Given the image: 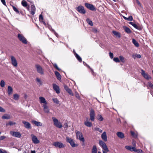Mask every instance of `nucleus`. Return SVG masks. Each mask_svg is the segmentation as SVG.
<instances>
[{
	"mask_svg": "<svg viewBox=\"0 0 153 153\" xmlns=\"http://www.w3.org/2000/svg\"><path fill=\"white\" fill-rule=\"evenodd\" d=\"M11 64L14 67H16L18 65V63L16 58L13 56H10Z\"/></svg>",
	"mask_w": 153,
	"mask_h": 153,
	"instance_id": "nucleus-9",
	"label": "nucleus"
},
{
	"mask_svg": "<svg viewBox=\"0 0 153 153\" xmlns=\"http://www.w3.org/2000/svg\"><path fill=\"white\" fill-rule=\"evenodd\" d=\"M83 62V64L84 65H86L89 68L91 69V70L92 72V73L93 74V73L94 72L93 70L89 66V65H88L85 62Z\"/></svg>",
	"mask_w": 153,
	"mask_h": 153,
	"instance_id": "nucleus-47",
	"label": "nucleus"
},
{
	"mask_svg": "<svg viewBox=\"0 0 153 153\" xmlns=\"http://www.w3.org/2000/svg\"><path fill=\"white\" fill-rule=\"evenodd\" d=\"M109 56L111 59H112L113 58V54L111 52H110L109 53Z\"/></svg>",
	"mask_w": 153,
	"mask_h": 153,
	"instance_id": "nucleus-59",
	"label": "nucleus"
},
{
	"mask_svg": "<svg viewBox=\"0 0 153 153\" xmlns=\"http://www.w3.org/2000/svg\"><path fill=\"white\" fill-rule=\"evenodd\" d=\"M53 32L54 34L55 35V36L58 38L59 37V35L57 33H56L54 30H53Z\"/></svg>",
	"mask_w": 153,
	"mask_h": 153,
	"instance_id": "nucleus-57",
	"label": "nucleus"
},
{
	"mask_svg": "<svg viewBox=\"0 0 153 153\" xmlns=\"http://www.w3.org/2000/svg\"><path fill=\"white\" fill-rule=\"evenodd\" d=\"M30 13L33 15L35 14L36 11L35 7L34 5H32L31 6V10L29 8V10H28Z\"/></svg>",
	"mask_w": 153,
	"mask_h": 153,
	"instance_id": "nucleus-20",
	"label": "nucleus"
},
{
	"mask_svg": "<svg viewBox=\"0 0 153 153\" xmlns=\"http://www.w3.org/2000/svg\"><path fill=\"white\" fill-rule=\"evenodd\" d=\"M47 27H48V28L50 30H51V31L53 32V30H54L52 28V27L51 26V25H47Z\"/></svg>",
	"mask_w": 153,
	"mask_h": 153,
	"instance_id": "nucleus-52",
	"label": "nucleus"
},
{
	"mask_svg": "<svg viewBox=\"0 0 153 153\" xmlns=\"http://www.w3.org/2000/svg\"><path fill=\"white\" fill-rule=\"evenodd\" d=\"M64 126L65 128H67L68 127V123H65L64 124Z\"/></svg>",
	"mask_w": 153,
	"mask_h": 153,
	"instance_id": "nucleus-61",
	"label": "nucleus"
},
{
	"mask_svg": "<svg viewBox=\"0 0 153 153\" xmlns=\"http://www.w3.org/2000/svg\"><path fill=\"white\" fill-rule=\"evenodd\" d=\"M102 139L104 141L106 142L107 140V137L106 133L105 131H104L101 136Z\"/></svg>",
	"mask_w": 153,
	"mask_h": 153,
	"instance_id": "nucleus-21",
	"label": "nucleus"
},
{
	"mask_svg": "<svg viewBox=\"0 0 153 153\" xmlns=\"http://www.w3.org/2000/svg\"><path fill=\"white\" fill-rule=\"evenodd\" d=\"M13 89L10 86H8L7 88V94L8 95H10L12 94Z\"/></svg>",
	"mask_w": 153,
	"mask_h": 153,
	"instance_id": "nucleus-25",
	"label": "nucleus"
},
{
	"mask_svg": "<svg viewBox=\"0 0 153 153\" xmlns=\"http://www.w3.org/2000/svg\"><path fill=\"white\" fill-rule=\"evenodd\" d=\"M39 18L40 21L41 20H43V17L42 15L41 14L39 16Z\"/></svg>",
	"mask_w": 153,
	"mask_h": 153,
	"instance_id": "nucleus-58",
	"label": "nucleus"
},
{
	"mask_svg": "<svg viewBox=\"0 0 153 153\" xmlns=\"http://www.w3.org/2000/svg\"><path fill=\"white\" fill-rule=\"evenodd\" d=\"M141 57V56L140 54H135L132 55V57L134 59H135L136 58H140Z\"/></svg>",
	"mask_w": 153,
	"mask_h": 153,
	"instance_id": "nucleus-39",
	"label": "nucleus"
},
{
	"mask_svg": "<svg viewBox=\"0 0 153 153\" xmlns=\"http://www.w3.org/2000/svg\"><path fill=\"white\" fill-rule=\"evenodd\" d=\"M41 22H42L44 24V25L45 26L47 27V25L46 23L45 22L42 21Z\"/></svg>",
	"mask_w": 153,
	"mask_h": 153,
	"instance_id": "nucleus-63",
	"label": "nucleus"
},
{
	"mask_svg": "<svg viewBox=\"0 0 153 153\" xmlns=\"http://www.w3.org/2000/svg\"><path fill=\"white\" fill-rule=\"evenodd\" d=\"M112 32L116 36L119 38H120V34L119 33L115 31H113Z\"/></svg>",
	"mask_w": 153,
	"mask_h": 153,
	"instance_id": "nucleus-34",
	"label": "nucleus"
},
{
	"mask_svg": "<svg viewBox=\"0 0 153 153\" xmlns=\"http://www.w3.org/2000/svg\"><path fill=\"white\" fill-rule=\"evenodd\" d=\"M97 119L98 120L100 121H102L103 119V118L102 117V116L100 114H98V115Z\"/></svg>",
	"mask_w": 153,
	"mask_h": 153,
	"instance_id": "nucleus-43",
	"label": "nucleus"
},
{
	"mask_svg": "<svg viewBox=\"0 0 153 153\" xmlns=\"http://www.w3.org/2000/svg\"><path fill=\"white\" fill-rule=\"evenodd\" d=\"M6 137L4 136H1L0 137V140H2L6 138Z\"/></svg>",
	"mask_w": 153,
	"mask_h": 153,
	"instance_id": "nucleus-60",
	"label": "nucleus"
},
{
	"mask_svg": "<svg viewBox=\"0 0 153 153\" xmlns=\"http://www.w3.org/2000/svg\"><path fill=\"white\" fill-rule=\"evenodd\" d=\"M17 37L19 39L23 44H27V43L26 39L23 35L19 33L18 34Z\"/></svg>",
	"mask_w": 153,
	"mask_h": 153,
	"instance_id": "nucleus-4",
	"label": "nucleus"
},
{
	"mask_svg": "<svg viewBox=\"0 0 153 153\" xmlns=\"http://www.w3.org/2000/svg\"><path fill=\"white\" fill-rule=\"evenodd\" d=\"M10 133L12 136L14 137L18 138H20L21 137V134L19 132L10 131Z\"/></svg>",
	"mask_w": 153,
	"mask_h": 153,
	"instance_id": "nucleus-11",
	"label": "nucleus"
},
{
	"mask_svg": "<svg viewBox=\"0 0 153 153\" xmlns=\"http://www.w3.org/2000/svg\"><path fill=\"white\" fill-rule=\"evenodd\" d=\"M85 125L88 127H91L92 125V123L88 121H86L84 122Z\"/></svg>",
	"mask_w": 153,
	"mask_h": 153,
	"instance_id": "nucleus-31",
	"label": "nucleus"
},
{
	"mask_svg": "<svg viewBox=\"0 0 153 153\" xmlns=\"http://www.w3.org/2000/svg\"><path fill=\"white\" fill-rule=\"evenodd\" d=\"M89 115L91 120L92 121H94L95 114L94 111L93 109H91V110Z\"/></svg>",
	"mask_w": 153,
	"mask_h": 153,
	"instance_id": "nucleus-13",
	"label": "nucleus"
},
{
	"mask_svg": "<svg viewBox=\"0 0 153 153\" xmlns=\"http://www.w3.org/2000/svg\"><path fill=\"white\" fill-rule=\"evenodd\" d=\"M123 18L125 20H128V21H132L133 19V17H132V16H129L128 17V18H127L124 16H123Z\"/></svg>",
	"mask_w": 153,
	"mask_h": 153,
	"instance_id": "nucleus-30",
	"label": "nucleus"
},
{
	"mask_svg": "<svg viewBox=\"0 0 153 153\" xmlns=\"http://www.w3.org/2000/svg\"><path fill=\"white\" fill-rule=\"evenodd\" d=\"M21 4L23 7H26L28 10H29V6H27V3L25 0H22Z\"/></svg>",
	"mask_w": 153,
	"mask_h": 153,
	"instance_id": "nucleus-23",
	"label": "nucleus"
},
{
	"mask_svg": "<svg viewBox=\"0 0 153 153\" xmlns=\"http://www.w3.org/2000/svg\"><path fill=\"white\" fill-rule=\"evenodd\" d=\"M22 123L24 125V126L26 128L28 129L31 128V125L29 122L23 121Z\"/></svg>",
	"mask_w": 153,
	"mask_h": 153,
	"instance_id": "nucleus-19",
	"label": "nucleus"
},
{
	"mask_svg": "<svg viewBox=\"0 0 153 153\" xmlns=\"http://www.w3.org/2000/svg\"><path fill=\"white\" fill-rule=\"evenodd\" d=\"M31 122L32 123L34 124L35 126H42V124L39 121L33 120L31 121Z\"/></svg>",
	"mask_w": 153,
	"mask_h": 153,
	"instance_id": "nucleus-22",
	"label": "nucleus"
},
{
	"mask_svg": "<svg viewBox=\"0 0 153 153\" xmlns=\"http://www.w3.org/2000/svg\"><path fill=\"white\" fill-rule=\"evenodd\" d=\"M136 152H137V153H143L142 150L140 149H137V151Z\"/></svg>",
	"mask_w": 153,
	"mask_h": 153,
	"instance_id": "nucleus-54",
	"label": "nucleus"
},
{
	"mask_svg": "<svg viewBox=\"0 0 153 153\" xmlns=\"http://www.w3.org/2000/svg\"><path fill=\"white\" fill-rule=\"evenodd\" d=\"M75 96L76 98L79 100H81V98L79 95V94L76 91H75Z\"/></svg>",
	"mask_w": 153,
	"mask_h": 153,
	"instance_id": "nucleus-38",
	"label": "nucleus"
},
{
	"mask_svg": "<svg viewBox=\"0 0 153 153\" xmlns=\"http://www.w3.org/2000/svg\"><path fill=\"white\" fill-rule=\"evenodd\" d=\"M131 134L132 136H134L135 133L133 131H131Z\"/></svg>",
	"mask_w": 153,
	"mask_h": 153,
	"instance_id": "nucleus-62",
	"label": "nucleus"
},
{
	"mask_svg": "<svg viewBox=\"0 0 153 153\" xmlns=\"http://www.w3.org/2000/svg\"><path fill=\"white\" fill-rule=\"evenodd\" d=\"M66 141L67 142L70 143V145L72 147H74L77 145L75 143L73 139L67 137H66Z\"/></svg>",
	"mask_w": 153,
	"mask_h": 153,
	"instance_id": "nucleus-7",
	"label": "nucleus"
},
{
	"mask_svg": "<svg viewBox=\"0 0 153 153\" xmlns=\"http://www.w3.org/2000/svg\"><path fill=\"white\" fill-rule=\"evenodd\" d=\"M141 71V74L145 79L147 80H149V79H151V77L150 76H149V75L148 74L146 73L144 70L142 69Z\"/></svg>",
	"mask_w": 153,
	"mask_h": 153,
	"instance_id": "nucleus-12",
	"label": "nucleus"
},
{
	"mask_svg": "<svg viewBox=\"0 0 153 153\" xmlns=\"http://www.w3.org/2000/svg\"><path fill=\"white\" fill-rule=\"evenodd\" d=\"M1 118L3 119L8 120L10 118V117L9 114H5L4 115L2 116Z\"/></svg>",
	"mask_w": 153,
	"mask_h": 153,
	"instance_id": "nucleus-26",
	"label": "nucleus"
},
{
	"mask_svg": "<svg viewBox=\"0 0 153 153\" xmlns=\"http://www.w3.org/2000/svg\"><path fill=\"white\" fill-rule=\"evenodd\" d=\"M136 0V1H137V4L139 5H141V4H140V2L138 0Z\"/></svg>",
	"mask_w": 153,
	"mask_h": 153,
	"instance_id": "nucleus-64",
	"label": "nucleus"
},
{
	"mask_svg": "<svg viewBox=\"0 0 153 153\" xmlns=\"http://www.w3.org/2000/svg\"><path fill=\"white\" fill-rule=\"evenodd\" d=\"M31 139L33 142L35 144H38L39 143L40 141L38 139L37 137L33 134L31 135Z\"/></svg>",
	"mask_w": 153,
	"mask_h": 153,
	"instance_id": "nucleus-10",
	"label": "nucleus"
},
{
	"mask_svg": "<svg viewBox=\"0 0 153 153\" xmlns=\"http://www.w3.org/2000/svg\"><path fill=\"white\" fill-rule=\"evenodd\" d=\"M53 66L57 70H58L59 71H60L61 70V69L59 68L58 67L56 63H53Z\"/></svg>",
	"mask_w": 153,
	"mask_h": 153,
	"instance_id": "nucleus-44",
	"label": "nucleus"
},
{
	"mask_svg": "<svg viewBox=\"0 0 153 153\" xmlns=\"http://www.w3.org/2000/svg\"><path fill=\"white\" fill-rule=\"evenodd\" d=\"M125 148L127 150L131 151L136 152L137 151V149L135 148V146L132 147L130 146H125Z\"/></svg>",
	"mask_w": 153,
	"mask_h": 153,
	"instance_id": "nucleus-18",
	"label": "nucleus"
},
{
	"mask_svg": "<svg viewBox=\"0 0 153 153\" xmlns=\"http://www.w3.org/2000/svg\"><path fill=\"white\" fill-rule=\"evenodd\" d=\"M53 88L56 93L59 94L60 93V89L59 87L55 84H53Z\"/></svg>",
	"mask_w": 153,
	"mask_h": 153,
	"instance_id": "nucleus-17",
	"label": "nucleus"
},
{
	"mask_svg": "<svg viewBox=\"0 0 153 153\" xmlns=\"http://www.w3.org/2000/svg\"><path fill=\"white\" fill-rule=\"evenodd\" d=\"M37 72L41 75L44 74V70L42 67L39 65L37 64L35 65Z\"/></svg>",
	"mask_w": 153,
	"mask_h": 153,
	"instance_id": "nucleus-6",
	"label": "nucleus"
},
{
	"mask_svg": "<svg viewBox=\"0 0 153 153\" xmlns=\"http://www.w3.org/2000/svg\"><path fill=\"white\" fill-rule=\"evenodd\" d=\"M85 7L88 9L92 11H94L96 10V8L94 6L91 4L88 3L85 4Z\"/></svg>",
	"mask_w": 153,
	"mask_h": 153,
	"instance_id": "nucleus-14",
	"label": "nucleus"
},
{
	"mask_svg": "<svg viewBox=\"0 0 153 153\" xmlns=\"http://www.w3.org/2000/svg\"><path fill=\"white\" fill-rule=\"evenodd\" d=\"M53 101L56 104H58L59 103V101L56 98H53Z\"/></svg>",
	"mask_w": 153,
	"mask_h": 153,
	"instance_id": "nucleus-45",
	"label": "nucleus"
},
{
	"mask_svg": "<svg viewBox=\"0 0 153 153\" xmlns=\"http://www.w3.org/2000/svg\"><path fill=\"white\" fill-rule=\"evenodd\" d=\"M13 99L14 100H18L19 98V95L17 94H14L13 95Z\"/></svg>",
	"mask_w": 153,
	"mask_h": 153,
	"instance_id": "nucleus-37",
	"label": "nucleus"
},
{
	"mask_svg": "<svg viewBox=\"0 0 153 153\" xmlns=\"http://www.w3.org/2000/svg\"><path fill=\"white\" fill-rule=\"evenodd\" d=\"M55 74L56 75V76L57 78V79L59 80H60L61 79V76L60 75V74L57 71H55L54 72Z\"/></svg>",
	"mask_w": 153,
	"mask_h": 153,
	"instance_id": "nucleus-28",
	"label": "nucleus"
},
{
	"mask_svg": "<svg viewBox=\"0 0 153 153\" xmlns=\"http://www.w3.org/2000/svg\"><path fill=\"white\" fill-rule=\"evenodd\" d=\"M1 2L5 6H6L5 0H1Z\"/></svg>",
	"mask_w": 153,
	"mask_h": 153,
	"instance_id": "nucleus-56",
	"label": "nucleus"
},
{
	"mask_svg": "<svg viewBox=\"0 0 153 153\" xmlns=\"http://www.w3.org/2000/svg\"><path fill=\"white\" fill-rule=\"evenodd\" d=\"M0 153H7V152L5 150H2L0 149Z\"/></svg>",
	"mask_w": 153,
	"mask_h": 153,
	"instance_id": "nucleus-55",
	"label": "nucleus"
},
{
	"mask_svg": "<svg viewBox=\"0 0 153 153\" xmlns=\"http://www.w3.org/2000/svg\"><path fill=\"white\" fill-rule=\"evenodd\" d=\"M76 10L81 14H84L86 13V11L84 9V7L82 5H79L76 7Z\"/></svg>",
	"mask_w": 153,
	"mask_h": 153,
	"instance_id": "nucleus-8",
	"label": "nucleus"
},
{
	"mask_svg": "<svg viewBox=\"0 0 153 153\" xmlns=\"http://www.w3.org/2000/svg\"><path fill=\"white\" fill-rule=\"evenodd\" d=\"M117 135L120 139H122L125 137L124 134L122 132H118L116 133Z\"/></svg>",
	"mask_w": 153,
	"mask_h": 153,
	"instance_id": "nucleus-24",
	"label": "nucleus"
},
{
	"mask_svg": "<svg viewBox=\"0 0 153 153\" xmlns=\"http://www.w3.org/2000/svg\"><path fill=\"white\" fill-rule=\"evenodd\" d=\"M77 58L78 61L80 62H81L82 61V59L81 58L78 54H76L75 56Z\"/></svg>",
	"mask_w": 153,
	"mask_h": 153,
	"instance_id": "nucleus-40",
	"label": "nucleus"
},
{
	"mask_svg": "<svg viewBox=\"0 0 153 153\" xmlns=\"http://www.w3.org/2000/svg\"><path fill=\"white\" fill-rule=\"evenodd\" d=\"M148 84L149 87L153 89V85L151 82H148Z\"/></svg>",
	"mask_w": 153,
	"mask_h": 153,
	"instance_id": "nucleus-53",
	"label": "nucleus"
},
{
	"mask_svg": "<svg viewBox=\"0 0 153 153\" xmlns=\"http://www.w3.org/2000/svg\"><path fill=\"white\" fill-rule=\"evenodd\" d=\"M39 100L40 103H43L44 104L42 106L43 109L45 113H49V109L47 105L48 102L46 101L45 98L43 97H39Z\"/></svg>",
	"mask_w": 153,
	"mask_h": 153,
	"instance_id": "nucleus-1",
	"label": "nucleus"
},
{
	"mask_svg": "<svg viewBox=\"0 0 153 153\" xmlns=\"http://www.w3.org/2000/svg\"><path fill=\"white\" fill-rule=\"evenodd\" d=\"M99 144L100 146L104 150V151H102L103 153H107V152L109 151L106 144L102 140H99Z\"/></svg>",
	"mask_w": 153,
	"mask_h": 153,
	"instance_id": "nucleus-2",
	"label": "nucleus"
},
{
	"mask_svg": "<svg viewBox=\"0 0 153 153\" xmlns=\"http://www.w3.org/2000/svg\"><path fill=\"white\" fill-rule=\"evenodd\" d=\"M129 23L130 25H132V26H133L135 28L138 30L140 29L139 27L136 24L134 23L133 22H130Z\"/></svg>",
	"mask_w": 153,
	"mask_h": 153,
	"instance_id": "nucleus-29",
	"label": "nucleus"
},
{
	"mask_svg": "<svg viewBox=\"0 0 153 153\" xmlns=\"http://www.w3.org/2000/svg\"><path fill=\"white\" fill-rule=\"evenodd\" d=\"M97 150L96 146L95 145L93 146L91 150V153H97Z\"/></svg>",
	"mask_w": 153,
	"mask_h": 153,
	"instance_id": "nucleus-27",
	"label": "nucleus"
},
{
	"mask_svg": "<svg viewBox=\"0 0 153 153\" xmlns=\"http://www.w3.org/2000/svg\"><path fill=\"white\" fill-rule=\"evenodd\" d=\"M132 43L136 47H138L139 46V45L138 42L134 39H132Z\"/></svg>",
	"mask_w": 153,
	"mask_h": 153,
	"instance_id": "nucleus-33",
	"label": "nucleus"
},
{
	"mask_svg": "<svg viewBox=\"0 0 153 153\" xmlns=\"http://www.w3.org/2000/svg\"><path fill=\"white\" fill-rule=\"evenodd\" d=\"M52 119L53 121L54 125L56 127L61 128L62 127V123L55 117H52Z\"/></svg>",
	"mask_w": 153,
	"mask_h": 153,
	"instance_id": "nucleus-3",
	"label": "nucleus"
},
{
	"mask_svg": "<svg viewBox=\"0 0 153 153\" xmlns=\"http://www.w3.org/2000/svg\"><path fill=\"white\" fill-rule=\"evenodd\" d=\"M94 129L96 131H98L100 133H102V129H100L99 128L95 127L94 128Z\"/></svg>",
	"mask_w": 153,
	"mask_h": 153,
	"instance_id": "nucleus-49",
	"label": "nucleus"
},
{
	"mask_svg": "<svg viewBox=\"0 0 153 153\" xmlns=\"http://www.w3.org/2000/svg\"><path fill=\"white\" fill-rule=\"evenodd\" d=\"M86 21L91 26H92L93 25V22L92 21L90 20L89 18H87L86 19Z\"/></svg>",
	"mask_w": 153,
	"mask_h": 153,
	"instance_id": "nucleus-36",
	"label": "nucleus"
},
{
	"mask_svg": "<svg viewBox=\"0 0 153 153\" xmlns=\"http://www.w3.org/2000/svg\"><path fill=\"white\" fill-rule=\"evenodd\" d=\"M36 81L37 83H38V85H41L42 84V82L41 80L38 77H37L36 79Z\"/></svg>",
	"mask_w": 153,
	"mask_h": 153,
	"instance_id": "nucleus-32",
	"label": "nucleus"
},
{
	"mask_svg": "<svg viewBox=\"0 0 153 153\" xmlns=\"http://www.w3.org/2000/svg\"><path fill=\"white\" fill-rule=\"evenodd\" d=\"M119 58L120 59L121 61L123 63H124L125 62V59L124 57L122 56H119Z\"/></svg>",
	"mask_w": 153,
	"mask_h": 153,
	"instance_id": "nucleus-48",
	"label": "nucleus"
},
{
	"mask_svg": "<svg viewBox=\"0 0 153 153\" xmlns=\"http://www.w3.org/2000/svg\"><path fill=\"white\" fill-rule=\"evenodd\" d=\"M0 85L1 87H4L5 86V82L3 80H1L0 82Z\"/></svg>",
	"mask_w": 153,
	"mask_h": 153,
	"instance_id": "nucleus-46",
	"label": "nucleus"
},
{
	"mask_svg": "<svg viewBox=\"0 0 153 153\" xmlns=\"http://www.w3.org/2000/svg\"><path fill=\"white\" fill-rule=\"evenodd\" d=\"M113 60L116 62H120V60L119 59L118 57L114 58L113 59Z\"/></svg>",
	"mask_w": 153,
	"mask_h": 153,
	"instance_id": "nucleus-50",
	"label": "nucleus"
},
{
	"mask_svg": "<svg viewBox=\"0 0 153 153\" xmlns=\"http://www.w3.org/2000/svg\"><path fill=\"white\" fill-rule=\"evenodd\" d=\"M64 87L65 90L69 94L72 96H74V94L71 90L67 85H64Z\"/></svg>",
	"mask_w": 153,
	"mask_h": 153,
	"instance_id": "nucleus-16",
	"label": "nucleus"
},
{
	"mask_svg": "<svg viewBox=\"0 0 153 153\" xmlns=\"http://www.w3.org/2000/svg\"><path fill=\"white\" fill-rule=\"evenodd\" d=\"M125 31L127 33H130L131 32V31L130 29L128 27H124Z\"/></svg>",
	"mask_w": 153,
	"mask_h": 153,
	"instance_id": "nucleus-35",
	"label": "nucleus"
},
{
	"mask_svg": "<svg viewBox=\"0 0 153 153\" xmlns=\"http://www.w3.org/2000/svg\"><path fill=\"white\" fill-rule=\"evenodd\" d=\"M53 145L56 147L62 148L64 147L63 144L60 142H56L53 143Z\"/></svg>",
	"mask_w": 153,
	"mask_h": 153,
	"instance_id": "nucleus-15",
	"label": "nucleus"
},
{
	"mask_svg": "<svg viewBox=\"0 0 153 153\" xmlns=\"http://www.w3.org/2000/svg\"><path fill=\"white\" fill-rule=\"evenodd\" d=\"M0 112H5V110L2 107L0 106Z\"/></svg>",
	"mask_w": 153,
	"mask_h": 153,
	"instance_id": "nucleus-51",
	"label": "nucleus"
},
{
	"mask_svg": "<svg viewBox=\"0 0 153 153\" xmlns=\"http://www.w3.org/2000/svg\"><path fill=\"white\" fill-rule=\"evenodd\" d=\"M13 10L17 13L19 14V12L18 9L14 6H12Z\"/></svg>",
	"mask_w": 153,
	"mask_h": 153,
	"instance_id": "nucleus-41",
	"label": "nucleus"
},
{
	"mask_svg": "<svg viewBox=\"0 0 153 153\" xmlns=\"http://www.w3.org/2000/svg\"><path fill=\"white\" fill-rule=\"evenodd\" d=\"M16 124V123L15 122H13L12 121H9V122L6 125L7 126L10 125V126H13V125H15Z\"/></svg>",
	"mask_w": 153,
	"mask_h": 153,
	"instance_id": "nucleus-42",
	"label": "nucleus"
},
{
	"mask_svg": "<svg viewBox=\"0 0 153 153\" xmlns=\"http://www.w3.org/2000/svg\"><path fill=\"white\" fill-rule=\"evenodd\" d=\"M76 137L77 139H79L81 141L84 142L85 141V139L83 137L82 133L79 131H75Z\"/></svg>",
	"mask_w": 153,
	"mask_h": 153,
	"instance_id": "nucleus-5",
	"label": "nucleus"
}]
</instances>
